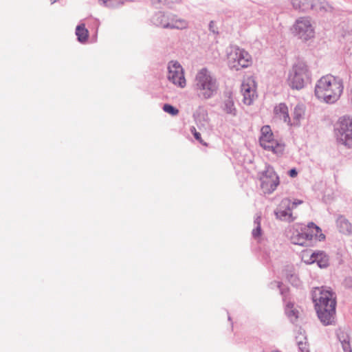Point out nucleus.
<instances>
[{
  "label": "nucleus",
  "instance_id": "nucleus-1",
  "mask_svg": "<svg viewBox=\"0 0 352 352\" xmlns=\"http://www.w3.org/2000/svg\"><path fill=\"white\" fill-rule=\"evenodd\" d=\"M312 298L320 322L325 326L333 324L336 307L335 293L323 287H316L313 291Z\"/></svg>",
  "mask_w": 352,
  "mask_h": 352
},
{
  "label": "nucleus",
  "instance_id": "nucleus-2",
  "mask_svg": "<svg viewBox=\"0 0 352 352\" xmlns=\"http://www.w3.org/2000/svg\"><path fill=\"white\" fill-rule=\"evenodd\" d=\"M342 79L331 75L320 78L315 86V96L320 101L327 104L336 102L343 91Z\"/></svg>",
  "mask_w": 352,
  "mask_h": 352
},
{
  "label": "nucleus",
  "instance_id": "nucleus-3",
  "mask_svg": "<svg viewBox=\"0 0 352 352\" xmlns=\"http://www.w3.org/2000/svg\"><path fill=\"white\" fill-rule=\"evenodd\" d=\"M216 78L206 68H202L196 74L194 89L199 98L207 100L212 98L218 90Z\"/></svg>",
  "mask_w": 352,
  "mask_h": 352
},
{
  "label": "nucleus",
  "instance_id": "nucleus-4",
  "mask_svg": "<svg viewBox=\"0 0 352 352\" xmlns=\"http://www.w3.org/2000/svg\"><path fill=\"white\" fill-rule=\"evenodd\" d=\"M151 23L159 28L170 30H185L188 27V22L171 12L159 11L151 19Z\"/></svg>",
  "mask_w": 352,
  "mask_h": 352
},
{
  "label": "nucleus",
  "instance_id": "nucleus-5",
  "mask_svg": "<svg viewBox=\"0 0 352 352\" xmlns=\"http://www.w3.org/2000/svg\"><path fill=\"white\" fill-rule=\"evenodd\" d=\"M321 232V229L318 226L310 222L306 227H301L300 232L298 230H295L291 236V241L295 245L309 246L314 237L319 241L325 238L324 234Z\"/></svg>",
  "mask_w": 352,
  "mask_h": 352
},
{
  "label": "nucleus",
  "instance_id": "nucleus-6",
  "mask_svg": "<svg viewBox=\"0 0 352 352\" xmlns=\"http://www.w3.org/2000/svg\"><path fill=\"white\" fill-rule=\"evenodd\" d=\"M308 78L307 65L303 62L298 61L289 72L288 83L292 89L299 90L305 87Z\"/></svg>",
  "mask_w": 352,
  "mask_h": 352
},
{
  "label": "nucleus",
  "instance_id": "nucleus-7",
  "mask_svg": "<svg viewBox=\"0 0 352 352\" xmlns=\"http://www.w3.org/2000/svg\"><path fill=\"white\" fill-rule=\"evenodd\" d=\"M335 135L338 143L348 148L352 147V118H340L335 126Z\"/></svg>",
  "mask_w": 352,
  "mask_h": 352
},
{
  "label": "nucleus",
  "instance_id": "nucleus-8",
  "mask_svg": "<svg viewBox=\"0 0 352 352\" xmlns=\"http://www.w3.org/2000/svg\"><path fill=\"white\" fill-rule=\"evenodd\" d=\"M259 142L265 150L271 151L278 155H282L284 152L285 144L274 139L273 133L269 125H265L261 128Z\"/></svg>",
  "mask_w": 352,
  "mask_h": 352
},
{
  "label": "nucleus",
  "instance_id": "nucleus-9",
  "mask_svg": "<svg viewBox=\"0 0 352 352\" xmlns=\"http://www.w3.org/2000/svg\"><path fill=\"white\" fill-rule=\"evenodd\" d=\"M261 186L265 193L271 194L280 184L279 177L270 165H266L265 170L261 173Z\"/></svg>",
  "mask_w": 352,
  "mask_h": 352
},
{
  "label": "nucleus",
  "instance_id": "nucleus-10",
  "mask_svg": "<svg viewBox=\"0 0 352 352\" xmlns=\"http://www.w3.org/2000/svg\"><path fill=\"white\" fill-rule=\"evenodd\" d=\"M252 63L251 56L243 49L237 47L228 56V65L230 69L236 71L248 67Z\"/></svg>",
  "mask_w": 352,
  "mask_h": 352
},
{
  "label": "nucleus",
  "instance_id": "nucleus-11",
  "mask_svg": "<svg viewBox=\"0 0 352 352\" xmlns=\"http://www.w3.org/2000/svg\"><path fill=\"white\" fill-rule=\"evenodd\" d=\"M293 33L303 41H307L314 36V30L309 17H300L293 26Z\"/></svg>",
  "mask_w": 352,
  "mask_h": 352
},
{
  "label": "nucleus",
  "instance_id": "nucleus-12",
  "mask_svg": "<svg viewBox=\"0 0 352 352\" xmlns=\"http://www.w3.org/2000/svg\"><path fill=\"white\" fill-rule=\"evenodd\" d=\"M168 79L174 85L183 88L186 86L184 69L177 61L171 60L168 65Z\"/></svg>",
  "mask_w": 352,
  "mask_h": 352
},
{
  "label": "nucleus",
  "instance_id": "nucleus-13",
  "mask_svg": "<svg viewBox=\"0 0 352 352\" xmlns=\"http://www.w3.org/2000/svg\"><path fill=\"white\" fill-rule=\"evenodd\" d=\"M291 201L289 199H283L274 211L277 219L288 222L293 221L295 218L292 213Z\"/></svg>",
  "mask_w": 352,
  "mask_h": 352
},
{
  "label": "nucleus",
  "instance_id": "nucleus-14",
  "mask_svg": "<svg viewBox=\"0 0 352 352\" xmlns=\"http://www.w3.org/2000/svg\"><path fill=\"white\" fill-rule=\"evenodd\" d=\"M241 91L243 96V101L245 104L250 105L256 96L254 81L248 79L241 85Z\"/></svg>",
  "mask_w": 352,
  "mask_h": 352
},
{
  "label": "nucleus",
  "instance_id": "nucleus-15",
  "mask_svg": "<svg viewBox=\"0 0 352 352\" xmlns=\"http://www.w3.org/2000/svg\"><path fill=\"white\" fill-rule=\"evenodd\" d=\"M309 260L308 263H317L320 268H325L329 265V257L323 252H313Z\"/></svg>",
  "mask_w": 352,
  "mask_h": 352
},
{
  "label": "nucleus",
  "instance_id": "nucleus-16",
  "mask_svg": "<svg viewBox=\"0 0 352 352\" xmlns=\"http://www.w3.org/2000/svg\"><path fill=\"white\" fill-rule=\"evenodd\" d=\"M337 338L342 345L344 352H352V349L350 344V336L349 333L339 329L336 332Z\"/></svg>",
  "mask_w": 352,
  "mask_h": 352
},
{
  "label": "nucleus",
  "instance_id": "nucleus-17",
  "mask_svg": "<svg viewBox=\"0 0 352 352\" xmlns=\"http://www.w3.org/2000/svg\"><path fill=\"white\" fill-rule=\"evenodd\" d=\"M275 114L282 119L285 122L288 124H290L291 120L288 113V108L284 103H280L274 108Z\"/></svg>",
  "mask_w": 352,
  "mask_h": 352
},
{
  "label": "nucleus",
  "instance_id": "nucleus-18",
  "mask_svg": "<svg viewBox=\"0 0 352 352\" xmlns=\"http://www.w3.org/2000/svg\"><path fill=\"white\" fill-rule=\"evenodd\" d=\"M305 107L302 104H298L294 109L293 119L294 122L289 125L299 126L300 121L304 118Z\"/></svg>",
  "mask_w": 352,
  "mask_h": 352
},
{
  "label": "nucleus",
  "instance_id": "nucleus-19",
  "mask_svg": "<svg viewBox=\"0 0 352 352\" xmlns=\"http://www.w3.org/2000/svg\"><path fill=\"white\" fill-rule=\"evenodd\" d=\"M336 223L340 232L344 234H351L352 226L346 218L340 216L338 218Z\"/></svg>",
  "mask_w": 352,
  "mask_h": 352
},
{
  "label": "nucleus",
  "instance_id": "nucleus-20",
  "mask_svg": "<svg viewBox=\"0 0 352 352\" xmlns=\"http://www.w3.org/2000/svg\"><path fill=\"white\" fill-rule=\"evenodd\" d=\"M311 8L316 12H330L332 7L324 0H311Z\"/></svg>",
  "mask_w": 352,
  "mask_h": 352
},
{
  "label": "nucleus",
  "instance_id": "nucleus-21",
  "mask_svg": "<svg viewBox=\"0 0 352 352\" xmlns=\"http://www.w3.org/2000/svg\"><path fill=\"white\" fill-rule=\"evenodd\" d=\"M311 0H292V4L295 10L307 12L311 8Z\"/></svg>",
  "mask_w": 352,
  "mask_h": 352
},
{
  "label": "nucleus",
  "instance_id": "nucleus-22",
  "mask_svg": "<svg viewBox=\"0 0 352 352\" xmlns=\"http://www.w3.org/2000/svg\"><path fill=\"white\" fill-rule=\"evenodd\" d=\"M222 109L228 114H230L233 116L236 115V109L231 96H229L225 99L223 102Z\"/></svg>",
  "mask_w": 352,
  "mask_h": 352
},
{
  "label": "nucleus",
  "instance_id": "nucleus-23",
  "mask_svg": "<svg viewBox=\"0 0 352 352\" xmlns=\"http://www.w3.org/2000/svg\"><path fill=\"white\" fill-rule=\"evenodd\" d=\"M285 311L292 323H294L298 318V311L294 307L292 302H289L286 305Z\"/></svg>",
  "mask_w": 352,
  "mask_h": 352
},
{
  "label": "nucleus",
  "instance_id": "nucleus-24",
  "mask_svg": "<svg viewBox=\"0 0 352 352\" xmlns=\"http://www.w3.org/2000/svg\"><path fill=\"white\" fill-rule=\"evenodd\" d=\"M76 34L78 41L80 43L85 42L88 38V30L85 28V24L82 23L77 25L76 28Z\"/></svg>",
  "mask_w": 352,
  "mask_h": 352
},
{
  "label": "nucleus",
  "instance_id": "nucleus-25",
  "mask_svg": "<svg viewBox=\"0 0 352 352\" xmlns=\"http://www.w3.org/2000/svg\"><path fill=\"white\" fill-rule=\"evenodd\" d=\"M256 228L252 230V236L254 238H257L261 235V215L256 214L254 221Z\"/></svg>",
  "mask_w": 352,
  "mask_h": 352
},
{
  "label": "nucleus",
  "instance_id": "nucleus-26",
  "mask_svg": "<svg viewBox=\"0 0 352 352\" xmlns=\"http://www.w3.org/2000/svg\"><path fill=\"white\" fill-rule=\"evenodd\" d=\"M163 110L172 116H177L179 113V110L170 104H165L163 106Z\"/></svg>",
  "mask_w": 352,
  "mask_h": 352
},
{
  "label": "nucleus",
  "instance_id": "nucleus-27",
  "mask_svg": "<svg viewBox=\"0 0 352 352\" xmlns=\"http://www.w3.org/2000/svg\"><path fill=\"white\" fill-rule=\"evenodd\" d=\"M298 346V349L300 352H309V346L307 344V342H298V344H297Z\"/></svg>",
  "mask_w": 352,
  "mask_h": 352
},
{
  "label": "nucleus",
  "instance_id": "nucleus-28",
  "mask_svg": "<svg viewBox=\"0 0 352 352\" xmlns=\"http://www.w3.org/2000/svg\"><path fill=\"white\" fill-rule=\"evenodd\" d=\"M277 287L280 289V293L283 297H285L286 293L287 292V288L283 285V283L280 282H276Z\"/></svg>",
  "mask_w": 352,
  "mask_h": 352
},
{
  "label": "nucleus",
  "instance_id": "nucleus-29",
  "mask_svg": "<svg viewBox=\"0 0 352 352\" xmlns=\"http://www.w3.org/2000/svg\"><path fill=\"white\" fill-rule=\"evenodd\" d=\"M209 30L214 34H219L218 28H217L214 21H211L208 25Z\"/></svg>",
  "mask_w": 352,
  "mask_h": 352
},
{
  "label": "nucleus",
  "instance_id": "nucleus-30",
  "mask_svg": "<svg viewBox=\"0 0 352 352\" xmlns=\"http://www.w3.org/2000/svg\"><path fill=\"white\" fill-rule=\"evenodd\" d=\"M296 344H298V342H305L307 341V337L302 333H300L298 336H296Z\"/></svg>",
  "mask_w": 352,
  "mask_h": 352
},
{
  "label": "nucleus",
  "instance_id": "nucleus-31",
  "mask_svg": "<svg viewBox=\"0 0 352 352\" xmlns=\"http://www.w3.org/2000/svg\"><path fill=\"white\" fill-rule=\"evenodd\" d=\"M192 132L193 133V135L195 138L199 141L200 143H202V140L201 139V134L196 131L195 128H193V130H192Z\"/></svg>",
  "mask_w": 352,
  "mask_h": 352
},
{
  "label": "nucleus",
  "instance_id": "nucleus-32",
  "mask_svg": "<svg viewBox=\"0 0 352 352\" xmlns=\"http://www.w3.org/2000/svg\"><path fill=\"white\" fill-rule=\"evenodd\" d=\"M288 174L291 177H295L297 176L298 172L296 168H292L289 170Z\"/></svg>",
  "mask_w": 352,
  "mask_h": 352
},
{
  "label": "nucleus",
  "instance_id": "nucleus-33",
  "mask_svg": "<svg viewBox=\"0 0 352 352\" xmlns=\"http://www.w3.org/2000/svg\"><path fill=\"white\" fill-rule=\"evenodd\" d=\"M301 203H302V201H300V200L295 201L294 202H291L292 210H293L295 207H296L298 204H300Z\"/></svg>",
  "mask_w": 352,
  "mask_h": 352
},
{
  "label": "nucleus",
  "instance_id": "nucleus-34",
  "mask_svg": "<svg viewBox=\"0 0 352 352\" xmlns=\"http://www.w3.org/2000/svg\"><path fill=\"white\" fill-rule=\"evenodd\" d=\"M158 1H159L160 3H163V4H165V3H166V0H158Z\"/></svg>",
  "mask_w": 352,
  "mask_h": 352
},
{
  "label": "nucleus",
  "instance_id": "nucleus-35",
  "mask_svg": "<svg viewBox=\"0 0 352 352\" xmlns=\"http://www.w3.org/2000/svg\"><path fill=\"white\" fill-rule=\"evenodd\" d=\"M58 1V0H51V3L53 4V3H56Z\"/></svg>",
  "mask_w": 352,
  "mask_h": 352
},
{
  "label": "nucleus",
  "instance_id": "nucleus-36",
  "mask_svg": "<svg viewBox=\"0 0 352 352\" xmlns=\"http://www.w3.org/2000/svg\"><path fill=\"white\" fill-rule=\"evenodd\" d=\"M291 278H294V279H296V276H294L292 275V276H291Z\"/></svg>",
  "mask_w": 352,
  "mask_h": 352
},
{
  "label": "nucleus",
  "instance_id": "nucleus-37",
  "mask_svg": "<svg viewBox=\"0 0 352 352\" xmlns=\"http://www.w3.org/2000/svg\"><path fill=\"white\" fill-rule=\"evenodd\" d=\"M273 352H280V351H274Z\"/></svg>",
  "mask_w": 352,
  "mask_h": 352
}]
</instances>
